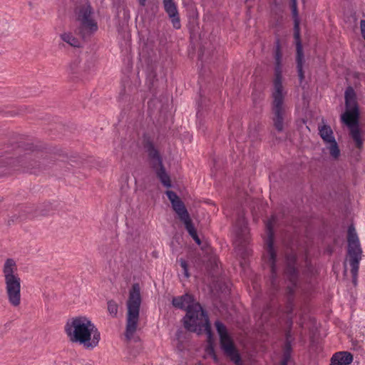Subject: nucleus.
Masks as SVG:
<instances>
[{
	"label": "nucleus",
	"instance_id": "1",
	"mask_svg": "<svg viewBox=\"0 0 365 365\" xmlns=\"http://www.w3.org/2000/svg\"><path fill=\"white\" fill-rule=\"evenodd\" d=\"M172 304L176 308L187 311L184 317V326L187 330L196 332L197 334L205 331L207 335L208 341H211L212 332L208 317L201 305L195 302L192 295L185 294L174 297Z\"/></svg>",
	"mask_w": 365,
	"mask_h": 365
},
{
	"label": "nucleus",
	"instance_id": "2",
	"mask_svg": "<svg viewBox=\"0 0 365 365\" xmlns=\"http://www.w3.org/2000/svg\"><path fill=\"white\" fill-rule=\"evenodd\" d=\"M65 332L70 341L82 344L88 349L97 346L101 339V334L97 327L83 316L68 320L65 325Z\"/></svg>",
	"mask_w": 365,
	"mask_h": 365
},
{
	"label": "nucleus",
	"instance_id": "3",
	"mask_svg": "<svg viewBox=\"0 0 365 365\" xmlns=\"http://www.w3.org/2000/svg\"><path fill=\"white\" fill-rule=\"evenodd\" d=\"M346 110L341 115V121L349 128V133L359 149L363 147L361 131L359 128V108L354 88L349 86L344 93Z\"/></svg>",
	"mask_w": 365,
	"mask_h": 365
},
{
	"label": "nucleus",
	"instance_id": "4",
	"mask_svg": "<svg viewBox=\"0 0 365 365\" xmlns=\"http://www.w3.org/2000/svg\"><path fill=\"white\" fill-rule=\"evenodd\" d=\"M140 304V288L138 284H134L130 290L127 302L128 312L125 336L128 341L136 340L135 334L138 329Z\"/></svg>",
	"mask_w": 365,
	"mask_h": 365
},
{
	"label": "nucleus",
	"instance_id": "5",
	"mask_svg": "<svg viewBox=\"0 0 365 365\" xmlns=\"http://www.w3.org/2000/svg\"><path fill=\"white\" fill-rule=\"evenodd\" d=\"M6 291L9 303L17 307L21 302V279L17 274V266L13 259H7L4 264Z\"/></svg>",
	"mask_w": 365,
	"mask_h": 365
},
{
	"label": "nucleus",
	"instance_id": "6",
	"mask_svg": "<svg viewBox=\"0 0 365 365\" xmlns=\"http://www.w3.org/2000/svg\"><path fill=\"white\" fill-rule=\"evenodd\" d=\"M347 241L349 262L351 267V272L353 278L352 280L353 283L356 285L359 262L361 259L362 256V249L361 247L359 237L353 225H350L349 227Z\"/></svg>",
	"mask_w": 365,
	"mask_h": 365
},
{
	"label": "nucleus",
	"instance_id": "7",
	"mask_svg": "<svg viewBox=\"0 0 365 365\" xmlns=\"http://www.w3.org/2000/svg\"><path fill=\"white\" fill-rule=\"evenodd\" d=\"M215 327L220 336L221 348L226 356L235 365H243L240 354L228 334L225 326L220 321H217L215 322Z\"/></svg>",
	"mask_w": 365,
	"mask_h": 365
},
{
	"label": "nucleus",
	"instance_id": "8",
	"mask_svg": "<svg viewBox=\"0 0 365 365\" xmlns=\"http://www.w3.org/2000/svg\"><path fill=\"white\" fill-rule=\"evenodd\" d=\"M286 95V90L272 91V120L274 128L279 132H282L284 127L285 106L284 104V101Z\"/></svg>",
	"mask_w": 365,
	"mask_h": 365
},
{
	"label": "nucleus",
	"instance_id": "9",
	"mask_svg": "<svg viewBox=\"0 0 365 365\" xmlns=\"http://www.w3.org/2000/svg\"><path fill=\"white\" fill-rule=\"evenodd\" d=\"M274 222V218L272 217L266 224V228L267 231V238L266 240L267 245V253L264 256V260L270 267L271 271V283L274 285V278L276 276L277 272V257L274 248L273 247V232L272 227Z\"/></svg>",
	"mask_w": 365,
	"mask_h": 365
},
{
	"label": "nucleus",
	"instance_id": "10",
	"mask_svg": "<svg viewBox=\"0 0 365 365\" xmlns=\"http://www.w3.org/2000/svg\"><path fill=\"white\" fill-rule=\"evenodd\" d=\"M234 232L235 235L234 241L235 249L240 255L244 257L247 254L246 245L249 240V231L247 226V221L243 217H240L236 222Z\"/></svg>",
	"mask_w": 365,
	"mask_h": 365
},
{
	"label": "nucleus",
	"instance_id": "11",
	"mask_svg": "<svg viewBox=\"0 0 365 365\" xmlns=\"http://www.w3.org/2000/svg\"><path fill=\"white\" fill-rule=\"evenodd\" d=\"M292 13L294 18V38L296 40L297 46V67L298 71V76L300 81H302L304 76L303 72V63H304V54L302 50V46L300 41V33H299V22L297 19L298 12L297 7V0H292Z\"/></svg>",
	"mask_w": 365,
	"mask_h": 365
},
{
	"label": "nucleus",
	"instance_id": "12",
	"mask_svg": "<svg viewBox=\"0 0 365 365\" xmlns=\"http://www.w3.org/2000/svg\"><path fill=\"white\" fill-rule=\"evenodd\" d=\"M173 210L178 214L180 220L184 223L185 229L195 241L197 245H200L201 242L197 235L196 230L192 223V220L190 217L189 213L186 210L183 202L179 200L172 204Z\"/></svg>",
	"mask_w": 365,
	"mask_h": 365
},
{
	"label": "nucleus",
	"instance_id": "13",
	"mask_svg": "<svg viewBox=\"0 0 365 365\" xmlns=\"http://www.w3.org/2000/svg\"><path fill=\"white\" fill-rule=\"evenodd\" d=\"M77 20L81 25V33L93 32L98 29L97 24L92 18L90 6H84L77 11Z\"/></svg>",
	"mask_w": 365,
	"mask_h": 365
},
{
	"label": "nucleus",
	"instance_id": "14",
	"mask_svg": "<svg viewBox=\"0 0 365 365\" xmlns=\"http://www.w3.org/2000/svg\"><path fill=\"white\" fill-rule=\"evenodd\" d=\"M282 54L279 43L277 41L274 53V73L272 91L285 90L282 84Z\"/></svg>",
	"mask_w": 365,
	"mask_h": 365
},
{
	"label": "nucleus",
	"instance_id": "15",
	"mask_svg": "<svg viewBox=\"0 0 365 365\" xmlns=\"http://www.w3.org/2000/svg\"><path fill=\"white\" fill-rule=\"evenodd\" d=\"M353 355L347 351L337 352L331 358L330 365H351Z\"/></svg>",
	"mask_w": 365,
	"mask_h": 365
},
{
	"label": "nucleus",
	"instance_id": "16",
	"mask_svg": "<svg viewBox=\"0 0 365 365\" xmlns=\"http://www.w3.org/2000/svg\"><path fill=\"white\" fill-rule=\"evenodd\" d=\"M296 260V256L294 254L288 255L286 258V262L287 264V268L286 270V274L289 275V279L292 284H295L296 279H297V272L294 264Z\"/></svg>",
	"mask_w": 365,
	"mask_h": 365
},
{
	"label": "nucleus",
	"instance_id": "17",
	"mask_svg": "<svg viewBox=\"0 0 365 365\" xmlns=\"http://www.w3.org/2000/svg\"><path fill=\"white\" fill-rule=\"evenodd\" d=\"M319 133L320 137L322 138L326 144L334 142L335 138L334 136L333 131L330 126L324 125L319 127Z\"/></svg>",
	"mask_w": 365,
	"mask_h": 365
},
{
	"label": "nucleus",
	"instance_id": "18",
	"mask_svg": "<svg viewBox=\"0 0 365 365\" xmlns=\"http://www.w3.org/2000/svg\"><path fill=\"white\" fill-rule=\"evenodd\" d=\"M291 338L292 336L290 334V332H287L286 335V344L284 346V354H283V358L281 361L280 365H287L290 357H291Z\"/></svg>",
	"mask_w": 365,
	"mask_h": 365
},
{
	"label": "nucleus",
	"instance_id": "19",
	"mask_svg": "<svg viewBox=\"0 0 365 365\" xmlns=\"http://www.w3.org/2000/svg\"><path fill=\"white\" fill-rule=\"evenodd\" d=\"M156 171V174L158 178L160 180L161 182L166 187H170L171 186L170 180L169 175L166 173L163 165L154 168Z\"/></svg>",
	"mask_w": 365,
	"mask_h": 365
},
{
	"label": "nucleus",
	"instance_id": "20",
	"mask_svg": "<svg viewBox=\"0 0 365 365\" xmlns=\"http://www.w3.org/2000/svg\"><path fill=\"white\" fill-rule=\"evenodd\" d=\"M148 155L151 160V164H152L153 167L155 168V167L161 165L162 160L160 157V155H159L158 152L157 151V150H155V148L152 145H150L148 147Z\"/></svg>",
	"mask_w": 365,
	"mask_h": 365
},
{
	"label": "nucleus",
	"instance_id": "21",
	"mask_svg": "<svg viewBox=\"0 0 365 365\" xmlns=\"http://www.w3.org/2000/svg\"><path fill=\"white\" fill-rule=\"evenodd\" d=\"M61 39L73 47H80L81 42L80 41L73 36V35L71 33H64L61 35Z\"/></svg>",
	"mask_w": 365,
	"mask_h": 365
},
{
	"label": "nucleus",
	"instance_id": "22",
	"mask_svg": "<svg viewBox=\"0 0 365 365\" xmlns=\"http://www.w3.org/2000/svg\"><path fill=\"white\" fill-rule=\"evenodd\" d=\"M164 8L168 16H173L178 14L177 6L173 0H163Z\"/></svg>",
	"mask_w": 365,
	"mask_h": 365
},
{
	"label": "nucleus",
	"instance_id": "23",
	"mask_svg": "<svg viewBox=\"0 0 365 365\" xmlns=\"http://www.w3.org/2000/svg\"><path fill=\"white\" fill-rule=\"evenodd\" d=\"M326 145V148L329 150L330 156L334 160L338 159L339 157L340 156V150L339 148L336 141L334 140V142H331Z\"/></svg>",
	"mask_w": 365,
	"mask_h": 365
},
{
	"label": "nucleus",
	"instance_id": "24",
	"mask_svg": "<svg viewBox=\"0 0 365 365\" xmlns=\"http://www.w3.org/2000/svg\"><path fill=\"white\" fill-rule=\"evenodd\" d=\"M108 311L113 317H115L118 312V305L113 301H109L108 302Z\"/></svg>",
	"mask_w": 365,
	"mask_h": 365
},
{
	"label": "nucleus",
	"instance_id": "25",
	"mask_svg": "<svg viewBox=\"0 0 365 365\" xmlns=\"http://www.w3.org/2000/svg\"><path fill=\"white\" fill-rule=\"evenodd\" d=\"M170 19H171L173 26L176 29H179L181 26L179 14L170 16Z\"/></svg>",
	"mask_w": 365,
	"mask_h": 365
},
{
	"label": "nucleus",
	"instance_id": "26",
	"mask_svg": "<svg viewBox=\"0 0 365 365\" xmlns=\"http://www.w3.org/2000/svg\"><path fill=\"white\" fill-rule=\"evenodd\" d=\"M79 61L78 59H76L75 61H72L68 66V69L71 73H75L79 66Z\"/></svg>",
	"mask_w": 365,
	"mask_h": 365
},
{
	"label": "nucleus",
	"instance_id": "27",
	"mask_svg": "<svg viewBox=\"0 0 365 365\" xmlns=\"http://www.w3.org/2000/svg\"><path fill=\"white\" fill-rule=\"evenodd\" d=\"M166 195H167L168 199L170 200V201L171 202V204H173V202H175L180 200L178 196L174 192H173L171 190H168L166 192Z\"/></svg>",
	"mask_w": 365,
	"mask_h": 365
},
{
	"label": "nucleus",
	"instance_id": "28",
	"mask_svg": "<svg viewBox=\"0 0 365 365\" xmlns=\"http://www.w3.org/2000/svg\"><path fill=\"white\" fill-rule=\"evenodd\" d=\"M180 266L182 268L183 271H184V274L186 277H189V273H188V267H187V262L183 260V259H180Z\"/></svg>",
	"mask_w": 365,
	"mask_h": 365
},
{
	"label": "nucleus",
	"instance_id": "29",
	"mask_svg": "<svg viewBox=\"0 0 365 365\" xmlns=\"http://www.w3.org/2000/svg\"><path fill=\"white\" fill-rule=\"evenodd\" d=\"M138 2L142 6H145L146 4V0H138Z\"/></svg>",
	"mask_w": 365,
	"mask_h": 365
},
{
	"label": "nucleus",
	"instance_id": "30",
	"mask_svg": "<svg viewBox=\"0 0 365 365\" xmlns=\"http://www.w3.org/2000/svg\"><path fill=\"white\" fill-rule=\"evenodd\" d=\"M214 359H215V361H217V357H216V356H214Z\"/></svg>",
	"mask_w": 365,
	"mask_h": 365
}]
</instances>
